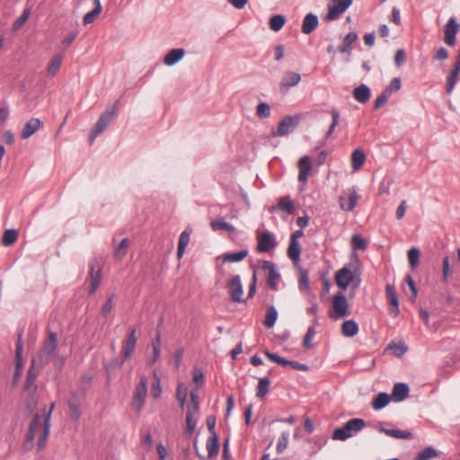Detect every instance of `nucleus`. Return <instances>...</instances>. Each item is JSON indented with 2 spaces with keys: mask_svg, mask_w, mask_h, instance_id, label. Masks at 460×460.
I'll list each match as a JSON object with an SVG mask.
<instances>
[{
  "mask_svg": "<svg viewBox=\"0 0 460 460\" xmlns=\"http://www.w3.org/2000/svg\"><path fill=\"white\" fill-rule=\"evenodd\" d=\"M53 408L54 403L51 404L49 410H44L42 414L39 412L34 414L26 433V441L24 444L26 450H31L33 447V441L37 434H39L37 442L38 451H41L45 448L50 433V417Z\"/></svg>",
  "mask_w": 460,
  "mask_h": 460,
  "instance_id": "obj_1",
  "label": "nucleus"
},
{
  "mask_svg": "<svg viewBox=\"0 0 460 460\" xmlns=\"http://www.w3.org/2000/svg\"><path fill=\"white\" fill-rule=\"evenodd\" d=\"M119 100H117L114 103L109 104L106 107V110L101 114L99 119L97 120L94 128L91 131L89 135L90 143H93L95 137L102 133L107 126L111 123V121L117 115L119 109Z\"/></svg>",
  "mask_w": 460,
  "mask_h": 460,
  "instance_id": "obj_2",
  "label": "nucleus"
},
{
  "mask_svg": "<svg viewBox=\"0 0 460 460\" xmlns=\"http://www.w3.org/2000/svg\"><path fill=\"white\" fill-rule=\"evenodd\" d=\"M360 281L359 272L357 273L356 269L352 271L344 267L335 273V282L341 289H346L349 285H351L353 288H358Z\"/></svg>",
  "mask_w": 460,
  "mask_h": 460,
  "instance_id": "obj_3",
  "label": "nucleus"
},
{
  "mask_svg": "<svg viewBox=\"0 0 460 460\" xmlns=\"http://www.w3.org/2000/svg\"><path fill=\"white\" fill-rule=\"evenodd\" d=\"M300 120L299 114L286 116L279 121L277 129L271 131V136L274 137L288 136L297 128Z\"/></svg>",
  "mask_w": 460,
  "mask_h": 460,
  "instance_id": "obj_4",
  "label": "nucleus"
},
{
  "mask_svg": "<svg viewBox=\"0 0 460 460\" xmlns=\"http://www.w3.org/2000/svg\"><path fill=\"white\" fill-rule=\"evenodd\" d=\"M58 347V335L55 332H50L49 338L46 340L42 350L39 353L38 360L40 367H44L49 364L50 358L53 357Z\"/></svg>",
  "mask_w": 460,
  "mask_h": 460,
  "instance_id": "obj_5",
  "label": "nucleus"
},
{
  "mask_svg": "<svg viewBox=\"0 0 460 460\" xmlns=\"http://www.w3.org/2000/svg\"><path fill=\"white\" fill-rule=\"evenodd\" d=\"M332 307V312L330 311V317L332 319L336 320L347 317L350 314L347 298L341 292L333 296Z\"/></svg>",
  "mask_w": 460,
  "mask_h": 460,
  "instance_id": "obj_6",
  "label": "nucleus"
},
{
  "mask_svg": "<svg viewBox=\"0 0 460 460\" xmlns=\"http://www.w3.org/2000/svg\"><path fill=\"white\" fill-rule=\"evenodd\" d=\"M147 383L148 381L146 376H141L139 383L136 386L132 400V406L137 411H140L144 406L147 393Z\"/></svg>",
  "mask_w": 460,
  "mask_h": 460,
  "instance_id": "obj_7",
  "label": "nucleus"
},
{
  "mask_svg": "<svg viewBox=\"0 0 460 460\" xmlns=\"http://www.w3.org/2000/svg\"><path fill=\"white\" fill-rule=\"evenodd\" d=\"M460 31V24L455 16L448 19L444 26V41L449 47H454L456 43V35Z\"/></svg>",
  "mask_w": 460,
  "mask_h": 460,
  "instance_id": "obj_8",
  "label": "nucleus"
},
{
  "mask_svg": "<svg viewBox=\"0 0 460 460\" xmlns=\"http://www.w3.org/2000/svg\"><path fill=\"white\" fill-rule=\"evenodd\" d=\"M230 299L234 303H244L243 299V288L239 275L234 276L226 284Z\"/></svg>",
  "mask_w": 460,
  "mask_h": 460,
  "instance_id": "obj_9",
  "label": "nucleus"
},
{
  "mask_svg": "<svg viewBox=\"0 0 460 460\" xmlns=\"http://www.w3.org/2000/svg\"><path fill=\"white\" fill-rule=\"evenodd\" d=\"M353 0H332L328 4V13L325 20L334 21L344 13L352 4Z\"/></svg>",
  "mask_w": 460,
  "mask_h": 460,
  "instance_id": "obj_10",
  "label": "nucleus"
},
{
  "mask_svg": "<svg viewBox=\"0 0 460 460\" xmlns=\"http://www.w3.org/2000/svg\"><path fill=\"white\" fill-rule=\"evenodd\" d=\"M23 343H22V333L19 332L17 337V342L15 346V356H14V364L15 370L13 376V385H15L20 380L22 374V353Z\"/></svg>",
  "mask_w": 460,
  "mask_h": 460,
  "instance_id": "obj_11",
  "label": "nucleus"
},
{
  "mask_svg": "<svg viewBox=\"0 0 460 460\" xmlns=\"http://www.w3.org/2000/svg\"><path fill=\"white\" fill-rule=\"evenodd\" d=\"M257 250L259 252H268L274 249L277 245V241L272 233L270 231L257 232Z\"/></svg>",
  "mask_w": 460,
  "mask_h": 460,
  "instance_id": "obj_12",
  "label": "nucleus"
},
{
  "mask_svg": "<svg viewBox=\"0 0 460 460\" xmlns=\"http://www.w3.org/2000/svg\"><path fill=\"white\" fill-rule=\"evenodd\" d=\"M262 270L267 271V285L268 287L273 290H278L279 281L280 279V274L276 269V265L274 262L270 261H264L262 263Z\"/></svg>",
  "mask_w": 460,
  "mask_h": 460,
  "instance_id": "obj_13",
  "label": "nucleus"
},
{
  "mask_svg": "<svg viewBox=\"0 0 460 460\" xmlns=\"http://www.w3.org/2000/svg\"><path fill=\"white\" fill-rule=\"evenodd\" d=\"M89 278L91 280L89 294L93 295L97 290L101 280H102V268L99 266V262L96 259H93L89 261Z\"/></svg>",
  "mask_w": 460,
  "mask_h": 460,
  "instance_id": "obj_14",
  "label": "nucleus"
},
{
  "mask_svg": "<svg viewBox=\"0 0 460 460\" xmlns=\"http://www.w3.org/2000/svg\"><path fill=\"white\" fill-rule=\"evenodd\" d=\"M40 366L36 367V359H32L31 362V366L28 369L26 380L24 384V389L27 391H31L32 393L36 392L37 385H35V381L39 376L40 373Z\"/></svg>",
  "mask_w": 460,
  "mask_h": 460,
  "instance_id": "obj_15",
  "label": "nucleus"
},
{
  "mask_svg": "<svg viewBox=\"0 0 460 460\" xmlns=\"http://www.w3.org/2000/svg\"><path fill=\"white\" fill-rule=\"evenodd\" d=\"M385 295L390 303V314L393 316H397L400 313L399 300L397 297L395 288L392 285H386Z\"/></svg>",
  "mask_w": 460,
  "mask_h": 460,
  "instance_id": "obj_16",
  "label": "nucleus"
},
{
  "mask_svg": "<svg viewBox=\"0 0 460 460\" xmlns=\"http://www.w3.org/2000/svg\"><path fill=\"white\" fill-rule=\"evenodd\" d=\"M67 403H68V408L70 411V413H69L70 418L74 421H77L81 415V411H80L81 400H80L79 395L75 392H72L70 394V397L68 399Z\"/></svg>",
  "mask_w": 460,
  "mask_h": 460,
  "instance_id": "obj_17",
  "label": "nucleus"
},
{
  "mask_svg": "<svg viewBox=\"0 0 460 460\" xmlns=\"http://www.w3.org/2000/svg\"><path fill=\"white\" fill-rule=\"evenodd\" d=\"M137 344V336H136V329H132L126 339V341L123 342L122 347V358L124 360L128 359L133 351L135 350V347Z\"/></svg>",
  "mask_w": 460,
  "mask_h": 460,
  "instance_id": "obj_18",
  "label": "nucleus"
},
{
  "mask_svg": "<svg viewBox=\"0 0 460 460\" xmlns=\"http://www.w3.org/2000/svg\"><path fill=\"white\" fill-rule=\"evenodd\" d=\"M43 127V122L37 118H31L28 120L21 133V137L22 139H27L31 137L36 131H38L40 128Z\"/></svg>",
  "mask_w": 460,
  "mask_h": 460,
  "instance_id": "obj_19",
  "label": "nucleus"
},
{
  "mask_svg": "<svg viewBox=\"0 0 460 460\" xmlns=\"http://www.w3.org/2000/svg\"><path fill=\"white\" fill-rule=\"evenodd\" d=\"M299 173H298V181L300 182H305L308 179V176L312 171V162L311 158L308 155H304L300 158L298 162Z\"/></svg>",
  "mask_w": 460,
  "mask_h": 460,
  "instance_id": "obj_20",
  "label": "nucleus"
},
{
  "mask_svg": "<svg viewBox=\"0 0 460 460\" xmlns=\"http://www.w3.org/2000/svg\"><path fill=\"white\" fill-rule=\"evenodd\" d=\"M276 210H281L288 215H291L295 211L294 202L291 200L289 196L282 197L279 199V202L276 205L271 206L269 209L270 213Z\"/></svg>",
  "mask_w": 460,
  "mask_h": 460,
  "instance_id": "obj_21",
  "label": "nucleus"
},
{
  "mask_svg": "<svg viewBox=\"0 0 460 460\" xmlns=\"http://www.w3.org/2000/svg\"><path fill=\"white\" fill-rule=\"evenodd\" d=\"M410 388L405 383H396L394 385L391 398L394 402H402L409 396Z\"/></svg>",
  "mask_w": 460,
  "mask_h": 460,
  "instance_id": "obj_22",
  "label": "nucleus"
},
{
  "mask_svg": "<svg viewBox=\"0 0 460 460\" xmlns=\"http://www.w3.org/2000/svg\"><path fill=\"white\" fill-rule=\"evenodd\" d=\"M301 81L300 74L293 71H287L280 81V87L288 89L296 86Z\"/></svg>",
  "mask_w": 460,
  "mask_h": 460,
  "instance_id": "obj_23",
  "label": "nucleus"
},
{
  "mask_svg": "<svg viewBox=\"0 0 460 460\" xmlns=\"http://www.w3.org/2000/svg\"><path fill=\"white\" fill-rule=\"evenodd\" d=\"M359 199L358 194L357 193L355 189H351L349 190L348 199L343 198L340 199L341 208L345 211H352L357 206V202Z\"/></svg>",
  "mask_w": 460,
  "mask_h": 460,
  "instance_id": "obj_24",
  "label": "nucleus"
},
{
  "mask_svg": "<svg viewBox=\"0 0 460 460\" xmlns=\"http://www.w3.org/2000/svg\"><path fill=\"white\" fill-rule=\"evenodd\" d=\"M126 360L122 358L121 361H119L117 358L111 359L107 364H105L104 368L106 371V383L110 385L116 370L120 369Z\"/></svg>",
  "mask_w": 460,
  "mask_h": 460,
  "instance_id": "obj_25",
  "label": "nucleus"
},
{
  "mask_svg": "<svg viewBox=\"0 0 460 460\" xmlns=\"http://www.w3.org/2000/svg\"><path fill=\"white\" fill-rule=\"evenodd\" d=\"M319 21L318 17L310 13H307L302 22V32L304 34H310L312 31H314L316 27L318 26Z\"/></svg>",
  "mask_w": 460,
  "mask_h": 460,
  "instance_id": "obj_26",
  "label": "nucleus"
},
{
  "mask_svg": "<svg viewBox=\"0 0 460 460\" xmlns=\"http://www.w3.org/2000/svg\"><path fill=\"white\" fill-rule=\"evenodd\" d=\"M184 54L185 50L183 49H172L164 56V63L172 66L178 63L184 57Z\"/></svg>",
  "mask_w": 460,
  "mask_h": 460,
  "instance_id": "obj_27",
  "label": "nucleus"
},
{
  "mask_svg": "<svg viewBox=\"0 0 460 460\" xmlns=\"http://www.w3.org/2000/svg\"><path fill=\"white\" fill-rule=\"evenodd\" d=\"M371 96L370 89L366 84H360L353 90V97L360 103H366Z\"/></svg>",
  "mask_w": 460,
  "mask_h": 460,
  "instance_id": "obj_28",
  "label": "nucleus"
},
{
  "mask_svg": "<svg viewBox=\"0 0 460 460\" xmlns=\"http://www.w3.org/2000/svg\"><path fill=\"white\" fill-rule=\"evenodd\" d=\"M206 447L208 456L206 458H214L217 456L219 452V441L217 435H210L207 440Z\"/></svg>",
  "mask_w": 460,
  "mask_h": 460,
  "instance_id": "obj_29",
  "label": "nucleus"
},
{
  "mask_svg": "<svg viewBox=\"0 0 460 460\" xmlns=\"http://www.w3.org/2000/svg\"><path fill=\"white\" fill-rule=\"evenodd\" d=\"M357 40L358 34L355 31L349 32L343 39L342 44L339 46V51L341 53L350 54L352 50V45L357 41Z\"/></svg>",
  "mask_w": 460,
  "mask_h": 460,
  "instance_id": "obj_30",
  "label": "nucleus"
},
{
  "mask_svg": "<svg viewBox=\"0 0 460 460\" xmlns=\"http://www.w3.org/2000/svg\"><path fill=\"white\" fill-rule=\"evenodd\" d=\"M248 255V250H241L238 252H227L217 257L222 259L224 262H238L243 261Z\"/></svg>",
  "mask_w": 460,
  "mask_h": 460,
  "instance_id": "obj_31",
  "label": "nucleus"
},
{
  "mask_svg": "<svg viewBox=\"0 0 460 460\" xmlns=\"http://www.w3.org/2000/svg\"><path fill=\"white\" fill-rule=\"evenodd\" d=\"M347 433H357L366 427V421L363 419L355 418L347 421L345 424Z\"/></svg>",
  "mask_w": 460,
  "mask_h": 460,
  "instance_id": "obj_32",
  "label": "nucleus"
},
{
  "mask_svg": "<svg viewBox=\"0 0 460 460\" xmlns=\"http://www.w3.org/2000/svg\"><path fill=\"white\" fill-rule=\"evenodd\" d=\"M379 431L381 433H384L389 437L394 438H404V439H411L412 438L411 432L408 430H400V429H385L384 427H381L379 429Z\"/></svg>",
  "mask_w": 460,
  "mask_h": 460,
  "instance_id": "obj_33",
  "label": "nucleus"
},
{
  "mask_svg": "<svg viewBox=\"0 0 460 460\" xmlns=\"http://www.w3.org/2000/svg\"><path fill=\"white\" fill-rule=\"evenodd\" d=\"M392 400L391 395L386 393H379L372 401V407L378 411L385 408Z\"/></svg>",
  "mask_w": 460,
  "mask_h": 460,
  "instance_id": "obj_34",
  "label": "nucleus"
},
{
  "mask_svg": "<svg viewBox=\"0 0 460 460\" xmlns=\"http://www.w3.org/2000/svg\"><path fill=\"white\" fill-rule=\"evenodd\" d=\"M190 234H191V229H190V230L186 229L181 234L179 242H178V249H177L178 258H181L183 255V253L185 252V248L190 242Z\"/></svg>",
  "mask_w": 460,
  "mask_h": 460,
  "instance_id": "obj_35",
  "label": "nucleus"
},
{
  "mask_svg": "<svg viewBox=\"0 0 460 460\" xmlns=\"http://www.w3.org/2000/svg\"><path fill=\"white\" fill-rule=\"evenodd\" d=\"M358 332V325L354 320L345 321L341 325V332L346 337H353Z\"/></svg>",
  "mask_w": 460,
  "mask_h": 460,
  "instance_id": "obj_36",
  "label": "nucleus"
},
{
  "mask_svg": "<svg viewBox=\"0 0 460 460\" xmlns=\"http://www.w3.org/2000/svg\"><path fill=\"white\" fill-rule=\"evenodd\" d=\"M301 245L299 243H294L289 241L288 247V256L294 262L296 263L300 260Z\"/></svg>",
  "mask_w": 460,
  "mask_h": 460,
  "instance_id": "obj_37",
  "label": "nucleus"
},
{
  "mask_svg": "<svg viewBox=\"0 0 460 460\" xmlns=\"http://www.w3.org/2000/svg\"><path fill=\"white\" fill-rule=\"evenodd\" d=\"M438 456L439 453L433 447L429 446L420 451L414 460H431Z\"/></svg>",
  "mask_w": 460,
  "mask_h": 460,
  "instance_id": "obj_38",
  "label": "nucleus"
},
{
  "mask_svg": "<svg viewBox=\"0 0 460 460\" xmlns=\"http://www.w3.org/2000/svg\"><path fill=\"white\" fill-rule=\"evenodd\" d=\"M270 386V380L269 377L260 378L257 385L256 396L259 398H263L269 393Z\"/></svg>",
  "mask_w": 460,
  "mask_h": 460,
  "instance_id": "obj_39",
  "label": "nucleus"
},
{
  "mask_svg": "<svg viewBox=\"0 0 460 460\" xmlns=\"http://www.w3.org/2000/svg\"><path fill=\"white\" fill-rule=\"evenodd\" d=\"M286 22V18L282 14H275L270 19V28L274 31H280Z\"/></svg>",
  "mask_w": 460,
  "mask_h": 460,
  "instance_id": "obj_40",
  "label": "nucleus"
},
{
  "mask_svg": "<svg viewBox=\"0 0 460 460\" xmlns=\"http://www.w3.org/2000/svg\"><path fill=\"white\" fill-rule=\"evenodd\" d=\"M31 7H26L23 9L22 13L13 23V31H18L23 26V24L28 21L31 15Z\"/></svg>",
  "mask_w": 460,
  "mask_h": 460,
  "instance_id": "obj_41",
  "label": "nucleus"
},
{
  "mask_svg": "<svg viewBox=\"0 0 460 460\" xmlns=\"http://www.w3.org/2000/svg\"><path fill=\"white\" fill-rule=\"evenodd\" d=\"M352 167L354 170L359 169L366 161V155L359 149H356L351 155Z\"/></svg>",
  "mask_w": 460,
  "mask_h": 460,
  "instance_id": "obj_42",
  "label": "nucleus"
},
{
  "mask_svg": "<svg viewBox=\"0 0 460 460\" xmlns=\"http://www.w3.org/2000/svg\"><path fill=\"white\" fill-rule=\"evenodd\" d=\"M63 57L61 55H56L50 61L48 67V75L49 76H54L58 72L61 64H62Z\"/></svg>",
  "mask_w": 460,
  "mask_h": 460,
  "instance_id": "obj_43",
  "label": "nucleus"
},
{
  "mask_svg": "<svg viewBox=\"0 0 460 460\" xmlns=\"http://www.w3.org/2000/svg\"><path fill=\"white\" fill-rule=\"evenodd\" d=\"M18 238V232L15 229L5 230L2 238V243L4 246H11Z\"/></svg>",
  "mask_w": 460,
  "mask_h": 460,
  "instance_id": "obj_44",
  "label": "nucleus"
},
{
  "mask_svg": "<svg viewBox=\"0 0 460 460\" xmlns=\"http://www.w3.org/2000/svg\"><path fill=\"white\" fill-rule=\"evenodd\" d=\"M210 226L214 231L226 230L230 233H233L235 231V228L232 225L224 221L223 219H217V220L212 221L210 223Z\"/></svg>",
  "mask_w": 460,
  "mask_h": 460,
  "instance_id": "obj_45",
  "label": "nucleus"
},
{
  "mask_svg": "<svg viewBox=\"0 0 460 460\" xmlns=\"http://www.w3.org/2000/svg\"><path fill=\"white\" fill-rule=\"evenodd\" d=\"M278 318V312L274 306H270L268 308L265 320L263 322L264 325L267 328H271L274 326Z\"/></svg>",
  "mask_w": 460,
  "mask_h": 460,
  "instance_id": "obj_46",
  "label": "nucleus"
},
{
  "mask_svg": "<svg viewBox=\"0 0 460 460\" xmlns=\"http://www.w3.org/2000/svg\"><path fill=\"white\" fill-rule=\"evenodd\" d=\"M188 394V388L187 386L181 383L178 385L177 391H176V399L179 402L180 408H183L185 405L186 398Z\"/></svg>",
  "mask_w": 460,
  "mask_h": 460,
  "instance_id": "obj_47",
  "label": "nucleus"
},
{
  "mask_svg": "<svg viewBox=\"0 0 460 460\" xmlns=\"http://www.w3.org/2000/svg\"><path fill=\"white\" fill-rule=\"evenodd\" d=\"M330 113L332 115V121L325 134V138H328L332 136V132L334 131L335 128L337 127V125L340 122V112L338 110L332 109L330 111Z\"/></svg>",
  "mask_w": 460,
  "mask_h": 460,
  "instance_id": "obj_48",
  "label": "nucleus"
},
{
  "mask_svg": "<svg viewBox=\"0 0 460 460\" xmlns=\"http://www.w3.org/2000/svg\"><path fill=\"white\" fill-rule=\"evenodd\" d=\"M298 288L300 290H305L309 288L308 270L305 269H299Z\"/></svg>",
  "mask_w": 460,
  "mask_h": 460,
  "instance_id": "obj_49",
  "label": "nucleus"
},
{
  "mask_svg": "<svg viewBox=\"0 0 460 460\" xmlns=\"http://www.w3.org/2000/svg\"><path fill=\"white\" fill-rule=\"evenodd\" d=\"M317 323V318L314 320V325L307 328L306 333L303 340V345L305 348L309 349L311 347V341L314 337L316 332L314 325Z\"/></svg>",
  "mask_w": 460,
  "mask_h": 460,
  "instance_id": "obj_50",
  "label": "nucleus"
},
{
  "mask_svg": "<svg viewBox=\"0 0 460 460\" xmlns=\"http://www.w3.org/2000/svg\"><path fill=\"white\" fill-rule=\"evenodd\" d=\"M289 439V432L283 431L278 440L276 450L279 454H281L287 447Z\"/></svg>",
  "mask_w": 460,
  "mask_h": 460,
  "instance_id": "obj_51",
  "label": "nucleus"
},
{
  "mask_svg": "<svg viewBox=\"0 0 460 460\" xmlns=\"http://www.w3.org/2000/svg\"><path fill=\"white\" fill-rule=\"evenodd\" d=\"M408 259L410 266L415 269L419 265L420 250L416 247H412L408 251Z\"/></svg>",
  "mask_w": 460,
  "mask_h": 460,
  "instance_id": "obj_52",
  "label": "nucleus"
},
{
  "mask_svg": "<svg viewBox=\"0 0 460 460\" xmlns=\"http://www.w3.org/2000/svg\"><path fill=\"white\" fill-rule=\"evenodd\" d=\"M197 419L195 416H190V414H186V429L185 433L188 436H191L197 426Z\"/></svg>",
  "mask_w": 460,
  "mask_h": 460,
  "instance_id": "obj_53",
  "label": "nucleus"
},
{
  "mask_svg": "<svg viewBox=\"0 0 460 460\" xmlns=\"http://www.w3.org/2000/svg\"><path fill=\"white\" fill-rule=\"evenodd\" d=\"M256 115L259 118H269L270 116V106L266 102H260L256 109Z\"/></svg>",
  "mask_w": 460,
  "mask_h": 460,
  "instance_id": "obj_54",
  "label": "nucleus"
},
{
  "mask_svg": "<svg viewBox=\"0 0 460 460\" xmlns=\"http://www.w3.org/2000/svg\"><path fill=\"white\" fill-rule=\"evenodd\" d=\"M351 245L356 250L364 251L367 248L365 239L359 234H354L351 239Z\"/></svg>",
  "mask_w": 460,
  "mask_h": 460,
  "instance_id": "obj_55",
  "label": "nucleus"
},
{
  "mask_svg": "<svg viewBox=\"0 0 460 460\" xmlns=\"http://www.w3.org/2000/svg\"><path fill=\"white\" fill-rule=\"evenodd\" d=\"M99 7H94L92 11L84 14L83 22L84 25L90 24L95 21V19L101 14Z\"/></svg>",
  "mask_w": 460,
  "mask_h": 460,
  "instance_id": "obj_56",
  "label": "nucleus"
},
{
  "mask_svg": "<svg viewBox=\"0 0 460 460\" xmlns=\"http://www.w3.org/2000/svg\"><path fill=\"white\" fill-rule=\"evenodd\" d=\"M129 245V240L128 238H124L120 243L119 244L118 248L115 251V257L121 259L123 258L127 253V249Z\"/></svg>",
  "mask_w": 460,
  "mask_h": 460,
  "instance_id": "obj_57",
  "label": "nucleus"
},
{
  "mask_svg": "<svg viewBox=\"0 0 460 460\" xmlns=\"http://www.w3.org/2000/svg\"><path fill=\"white\" fill-rule=\"evenodd\" d=\"M388 349H392L396 357H402L407 351V347L403 343L397 344L394 341L389 343Z\"/></svg>",
  "mask_w": 460,
  "mask_h": 460,
  "instance_id": "obj_58",
  "label": "nucleus"
},
{
  "mask_svg": "<svg viewBox=\"0 0 460 460\" xmlns=\"http://www.w3.org/2000/svg\"><path fill=\"white\" fill-rule=\"evenodd\" d=\"M351 437L350 433H347L345 426L336 429L332 433V439L344 441Z\"/></svg>",
  "mask_w": 460,
  "mask_h": 460,
  "instance_id": "obj_59",
  "label": "nucleus"
},
{
  "mask_svg": "<svg viewBox=\"0 0 460 460\" xmlns=\"http://www.w3.org/2000/svg\"><path fill=\"white\" fill-rule=\"evenodd\" d=\"M401 88V79L394 77L390 82L389 85L384 90L389 96L394 92L399 91Z\"/></svg>",
  "mask_w": 460,
  "mask_h": 460,
  "instance_id": "obj_60",
  "label": "nucleus"
},
{
  "mask_svg": "<svg viewBox=\"0 0 460 460\" xmlns=\"http://www.w3.org/2000/svg\"><path fill=\"white\" fill-rule=\"evenodd\" d=\"M458 80V75H455V73H450L447 79L446 92L450 94Z\"/></svg>",
  "mask_w": 460,
  "mask_h": 460,
  "instance_id": "obj_61",
  "label": "nucleus"
},
{
  "mask_svg": "<svg viewBox=\"0 0 460 460\" xmlns=\"http://www.w3.org/2000/svg\"><path fill=\"white\" fill-rule=\"evenodd\" d=\"M389 97L390 96L385 91H383L375 100L374 110L382 108L386 103Z\"/></svg>",
  "mask_w": 460,
  "mask_h": 460,
  "instance_id": "obj_62",
  "label": "nucleus"
},
{
  "mask_svg": "<svg viewBox=\"0 0 460 460\" xmlns=\"http://www.w3.org/2000/svg\"><path fill=\"white\" fill-rule=\"evenodd\" d=\"M264 355L271 361L279 364L280 366L285 367V363H287V359L279 357L278 354L270 352V350L266 349L264 351Z\"/></svg>",
  "mask_w": 460,
  "mask_h": 460,
  "instance_id": "obj_63",
  "label": "nucleus"
},
{
  "mask_svg": "<svg viewBox=\"0 0 460 460\" xmlns=\"http://www.w3.org/2000/svg\"><path fill=\"white\" fill-rule=\"evenodd\" d=\"M113 299L114 295L112 294L108 297L106 303L102 305L101 313L103 317H107L109 314L111 312L113 308Z\"/></svg>",
  "mask_w": 460,
  "mask_h": 460,
  "instance_id": "obj_64",
  "label": "nucleus"
}]
</instances>
